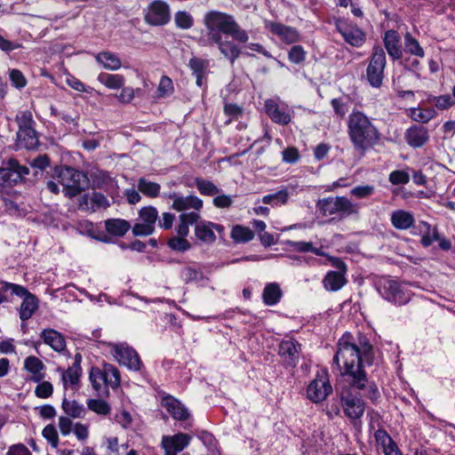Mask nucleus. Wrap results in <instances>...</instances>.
Returning a JSON list of instances; mask_svg holds the SVG:
<instances>
[{"label":"nucleus","mask_w":455,"mask_h":455,"mask_svg":"<svg viewBox=\"0 0 455 455\" xmlns=\"http://www.w3.org/2000/svg\"><path fill=\"white\" fill-rule=\"evenodd\" d=\"M371 349V346L365 338H361L359 344H356L353 337L346 333L338 342V350L333 361L341 371V374L347 377L351 387L365 390L366 395L374 402L379 398V392L374 383L368 382L362 364V356L366 355Z\"/></svg>","instance_id":"1"},{"label":"nucleus","mask_w":455,"mask_h":455,"mask_svg":"<svg viewBox=\"0 0 455 455\" xmlns=\"http://www.w3.org/2000/svg\"><path fill=\"white\" fill-rule=\"evenodd\" d=\"M347 134L355 150L361 156L377 145L381 139V133L378 128L364 113L359 110H353L348 116Z\"/></svg>","instance_id":"2"},{"label":"nucleus","mask_w":455,"mask_h":455,"mask_svg":"<svg viewBox=\"0 0 455 455\" xmlns=\"http://www.w3.org/2000/svg\"><path fill=\"white\" fill-rule=\"evenodd\" d=\"M203 24L206 28V42L219 41L222 35L230 36L239 43L249 40L247 32L236 22L235 17L220 11H209L204 15Z\"/></svg>","instance_id":"3"},{"label":"nucleus","mask_w":455,"mask_h":455,"mask_svg":"<svg viewBox=\"0 0 455 455\" xmlns=\"http://www.w3.org/2000/svg\"><path fill=\"white\" fill-rule=\"evenodd\" d=\"M57 179L63 187L65 196L69 198L79 195L88 184L86 175L72 167L60 168Z\"/></svg>","instance_id":"4"},{"label":"nucleus","mask_w":455,"mask_h":455,"mask_svg":"<svg viewBox=\"0 0 455 455\" xmlns=\"http://www.w3.org/2000/svg\"><path fill=\"white\" fill-rule=\"evenodd\" d=\"M316 207L323 216L339 214L341 218H346L358 213L357 205L345 196L320 199Z\"/></svg>","instance_id":"5"},{"label":"nucleus","mask_w":455,"mask_h":455,"mask_svg":"<svg viewBox=\"0 0 455 455\" xmlns=\"http://www.w3.org/2000/svg\"><path fill=\"white\" fill-rule=\"evenodd\" d=\"M28 173V167L20 164L14 158H10L4 166L0 168V189L21 182Z\"/></svg>","instance_id":"6"},{"label":"nucleus","mask_w":455,"mask_h":455,"mask_svg":"<svg viewBox=\"0 0 455 455\" xmlns=\"http://www.w3.org/2000/svg\"><path fill=\"white\" fill-rule=\"evenodd\" d=\"M4 290H11L12 294L23 298L20 308V318L22 321L31 318L38 307V300L36 296L31 294L25 287L12 283H4Z\"/></svg>","instance_id":"7"},{"label":"nucleus","mask_w":455,"mask_h":455,"mask_svg":"<svg viewBox=\"0 0 455 455\" xmlns=\"http://www.w3.org/2000/svg\"><path fill=\"white\" fill-rule=\"evenodd\" d=\"M331 392L332 387L330 383L328 371L323 369L318 371L315 379L307 387V397L314 403H319L326 399Z\"/></svg>","instance_id":"8"},{"label":"nucleus","mask_w":455,"mask_h":455,"mask_svg":"<svg viewBox=\"0 0 455 455\" xmlns=\"http://www.w3.org/2000/svg\"><path fill=\"white\" fill-rule=\"evenodd\" d=\"M385 67V52L380 46H376L373 49V53L367 68V78L373 87H379L381 85Z\"/></svg>","instance_id":"9"},{"label":"nucleus","mask_w":455,"mask_h":455,"mask_svg":"<svg viewBox=\"0 0 455 455\" xmlns=\"http://www.w3.org/2000/svg\"><path fill=\"white\" fill-rule=\"evenodd\" d=\"M141 223H136L132 234L136 236L150 235L155 231V224L158 219V212L154 206L142 207L139 212Z\"/></svg>","instance_id":"10"},{"label":"nucleus","mask_w":455,"mask_h":455,"mask_svg":"<svg viewBox=\"0 0 455 455\" xmlns=\"http://www.w3.org/2000/svg\"><path fill=\"white\" fill-rule=\"evenodd\" d=\"M341 403L345 414L353 419L361 418L365 410L362 398L353 395L350 388L342 390Z\"/></svg>","instance_id":"11"},{"label":"nucleus","mask_w":455,"mask_h":455,"mask_svg":"<svg viewBox=\"0 0 455 455\" xmlns=\"http://www.w3.org/2000/svg\"><path fill=\"white\" fill-rule=\"evenodd\" d=\"M145 20L153 26H162L170 20L169 5L161 0L152 2L145 14Z\"/></svg>","instance_id":"12"},{"label":"nucleus","mask_w":455,"mask_h":455,"mask_svg":"<svg viewBox=\"0 0 455 455\" xmlns=\"http://www.w3.org/2000/svg\"><path fill=\"white\" fill-rule=\"evenodd\" d=\"M336 28L344 40L354 47H361L366 41V34L355 25L339 20Z\"/></svg>","instance_id":"13"},{"label":"nucleus","mask_w":455,"mask_h":455,"mask_svg":"<svg viewBox=\"0 0 455 455\" xmlns=\"http://www.w3.org/2000/svg\"><path fill=\"white\" fill-rule=\"evenodd\" d=\"M225 228L222 225L201 220L195 226V235L197 240L206 244H212L217 237L214 233L216 231L220 236L224 234Z\"/></svg>","instance_id":"14"},{"label":"nucleus","mask_w":455,"mask_h":455,"mask_svg":"<svg viewBox=\"0 0 455 455\" xmlns=\"http://www.w3.org/2000/svg\"><path fill=\"white\" fill-rule=\"evenodd\" d=\"M115 356L119 363L124 364L132 371H139L141 367V361L137 352L125 344H116L114 346Z\"/></svg>","instance_id":"15"},{"label":"nucleus","mask_w":455,"mask_h":455,"mask_svg":"<svg viewBox=\"0 0 455 455\" xmlns=\"http://www.w3.org/2000/svg\"><path fill=\"white\" fill-rule=\"evenodd\" d=\"M301 353L300 344L293 339L280 342L278 354L288 366L295 367Z\"/></svg>","instance_id":"16"},{"label":"nucleus","mask_w":455,"mask_h":455,"mask_svg":"<svg viewBox=\"0 0 455 455\" xmlns=\"http://www.w3.org/2000/svg\"><path fill=\"white\" fill-rule=\"evenodd\" d=\"M192 436L188 434L179 433L173 435H164L162 446L166 455H172L182 451L190 443Z\"/></svg>","instance_id":"17"},{"label":"nucleus","mask_w":455,"mask_h":455,"mask_svg":"<svg viewBox=\"0 0 455 455\" xmlns=\"http://www.w3.org/2000/svg\"><path fill=\"white\" fill-rule=\"evenodd\" d=\"M167 196L172 200V209L177 212L188 210L200 211L203 208V201L196 196H184L173 192Z\"/></svg>","instance_id":"18"},{"label":"nucleus","mask_w":455,"mask_h":455,"mask_svg":"<svg viewBox=\"0 0 455 455\" xmlns=\"http://www.w3.org/2000/svg\"><path fill=\"white\" fill-rule=\"evenodd\" d=\"M384 289L386 299L391 302L403 305L410 300V291H407L404 285L395 281H388Z\"/></svg>","instance_id":"19"},{"label":"nucleus","mask_w":455,"mask_h":455,"mask_svg":"<svg viewBox=\"0 0 455 455\" xmlns=\"http://www.w3.org/2000/svg\"><path fill=\"white\" fill-rule=\"evenodd\" d=\"M267 28L277 36L285 44H293L299 40V35L296 28L281 23L269 22Z\"/></svg>","instance_id":"20"},{"label":"nucleus","mask_w":455,"mask_h":455,"mask_svg":"<svg viewBox=\"0 0 455 455\" xmlns=\"http://www.w3.org/2000/svg\"><path fill=\"white\" fill-rule=\"evenodd\" d=\"M383 41L388 55L393 60H400L403 56V50L399 34L393 29L387 30L385 33Z\"/></svg>","instance_id":"21"},{"label":"nucleus","mask_w":455,"mask_h":455,"mask_svg":"<svg viewBox=\"0 0 455 455\" xmlns=\"http://www.w3.org/2000/svg\"><path fill=\"white\" fill-rule=\"evenodd\" d=\"M405 139L412 148L423 147L429 140L428 130L424 126H411L407 130Z\"/></svg>","instance_id":"22"},{"label":"nucleus","mask_w":455,"mask_h":455,"mask_svg":"<svg viewBox=\"0 0 455 455\" xmlns=\"http://www.w3.org/2000/svg\"><path fill=\"white\" fill-rule=\"evenodd\" d=\"M162 406L177 420H185L189 417L188 410L173 396L167 395L164 397Z\"/></svg>","instance_id":"23"},{"label":"nucleus","mask_w":455,"mask_h":455,"mask_svg":"<svg viewBox=\"0 0 455 455\" xmlns=\"http://www.w3.org/2000/svg\"><path fill=\"white\" fill-rule=\"evenodd\" d=\"M207 44H216L218 49L230 62L233 64L236 59L240 56L241 50L239 47L235 44L232 41L223 40L222 37H220L219 41H208Z\"/></svg>","instance_id":"24"},{"label":"nucleus","mask_w":455,"mask_h":455,"mask_svg":"<svg viewBox=\"0 0 455 455\" xmlns=\"http://www.w3.org/2000/svg\"><path fill=\"white\" fill-rule=\"evenodd\" d=\"M44 342L57 352H62L66 348L64 337L53 329H45L40 334Z\"/></svg>","instance_id":"25"},{"label":"nucleus","mask_w":455,"mask_h":455,"mask_svg":"<svg viewBox=\"0 0 455 455\" xmlns=\"http://www.w3.org/2000/svg\"><path fill=\"white\" fill-rule=\"evenodd\" d=\"M390 221L396 229L405 230L411 228L415 223L412 213L404 210H397L391 213Z\"/></svg>","instance_id":"26"},{"label":"nucleus","mask_w":455,"mask_h":455,"mask_svg":"<svg viewBox=\"0 0 455 455\" xmlns=\"http://www.w3.org/2000/svg\"><path fill=\"white\" fill-rule=\"evenodd\" d=\"M265 108L267 114L275 123L285 125L291 122L290 114L285 109H281L273 100H267Z\"/></svg>","instance_id":"27"},{"label":"nucleus","mask_w":455,"mask_h":455,"mask_svg":"<svg viewBox=\"0 0 455 455\" xmlns=\"http://www.w3.org/2000/svg\"><path fill=\"white\" fill-rule=\"evenodd\" d=\"M376 445L378 452L384 455H392L396 452L398 448L392 438L384 430H378L375 433Z\"/></svg>","instance_id":"28"},{"label":"nucleus","mask_w":455,"mask_h":455,"mask_svg":"<svg viewBox=\"0 0 455 455\" xmlns=\"http://www.w3.org/2000/svg\"><path fill=\"white\" fill-rule=\"evenodd\" d=\"M376 445L378 452L384 455H392L396 452L398 448L392 438L384 430H378L375 433Z\"/></svg>","instance_id":"29"},{"label":"nucleus","mask_w":455,"mask_h":455,"mask_svg":"<svg viewBox=\"0 0 455 455\" xmlns=\"http://www.w3.org/2000/svg\"><path fill=\"white\" fill-rule=\"evenodd\" d=\"M38 138L35 129L18 131L16 146L19 148L34 149L38 145Z\"/></svg>","instance_id":"30"},{"label":"nucleus","mask_w":455,"mask_h":455,"mask_svg":"<svg viewBox=\"0 0 455 455\" xmlns=\"http://www.w3.org/2000/svg\"><path fill=\"white\" fill-rule=\"evenodd\" d=\"M24 368L32 374L31 379L35 382H40L44 378L43 371L45 369V366L43 362L36 356H28L24 361Z\"/></svg>","instance_id":"31"},{"label":"nucleus","mask_w":455,"mask_h":455,"mask_svg":"<svg viewBox=\"0 0 455 455\" xmlns=\"http://www.w3.org/2000/svg\"><path fill=\"white\" fill-rule=\"evenodd\" d=\"M347 283L345 274L337 271H329L323 280V287L330 291H337Z\"/></svg>","instance_id":"32"},{"label":"nucleus","mask_w":455,"mask_h":455,"mask_svg":"<svg viewBox=\"0 0 455 455\" xmlns=\"http://www.w3.org/2000/svg\"><path fill=\"white\" fill-rule=\"evenodd\" d=\"M105 228L113 235L123 236L131 228V225L125 220L110 219L105 221Z\"/></svg>","instance_id":"33"},{"label":"nucleus","mask_w":455,"mask_h":455,"mask_svg":"<svg viewBox=\"0 0 455 455\" xmlns=\"http://www.w3.org/2000/svg\"><path fill=\"white\" fill-rule=\"evenodd\" d=\"M283 292L279 284L276 283H271L265 286L262 293V299L266 305L274 306L280 301Z\"/></svg>","instance_id":"34"},{"label":"nucleus","mask_w":455,"mask_h":455,"mask_svg":"<svg viewBox=\"0 0 455 455\" xmlns=\"http://www.w3.org/2000/svg\"><path fill=\"white\" fill-rule=\"evenodd\" d=\"M96 60L100 63L104 68L108 70H117L122 66V62L118 56L110 52H101L98 53Z\"/></svg>","instance_id":"35"},{"label":"nucleus","mask_w":455,"mask_h":455,"mask_svg":"<svg viewBox=\"0 0 455 455\" xmlns=\"http://www.w3.org/2000/svg\"><path fill=\"white\" fill-rule=\"evenodd\" d=\"M81 375V367H77V365L70 366L67 371L62 372L61 379L64 387L67 388L69 385L73 389H77Z\"/></svg>","instance_id":"36"},{"label":"nucleus","mask_w":455,"mask_h":455,"mask_svg":"<svg viewBox=\"0 0 455 455\" xmlns=\"http://www.w3.org/2000/svg\"><path fill=\"white\" fill-rule=\"evenodd\" d=\"M138 190L145 196L149 198H156L160 195V184L151 181L146 178H140L138 180Z\"/></svg>","instance_id":"37"},{"label":"nucleus","mask_w":455,"mask_h":455,"mask_svg":"<svg viewBox=\"0 0 455 455\" xmlns=\"http://www.w3.org/2000/svg\"><path fill=\"white\" fill-rule=\"evenodd\" d=\"M290 193L287 188H283L276 193L266 195L261 198L264 204H269L272 207H279L287 204Z\"/></svg>","instance_id":"38"},{"label":"nucleus","mask_w":455,"mask_h":455,"mask_svg":"<svg viewBox=\"0 0 455 455\" xmlns=\"http://www.w3.org/2000/svg\"><path fill=\"white\" fill-rule=\"evenodd\" d=\"M437 113L434 108H412L409 109L408 116L415 122L427 124L436 116Z\"/></svg>","instance_id":"39"},{"label":"nucleus","mask_w":455,"mask_h":455,"mask_svg":"<svg viewBox=\"0 0 455 455\" xmlns=\"http://www.w3.org/2000/svg\"><path fill=\"white\" fill-rule=\"evenodd\" d=\"M230 236L235 243H243L251 241L254 238V233L247 227L235 225L232 228Z\"/></svg>","instance_id":"40"},{"label":"nucleus","mask_w":455,"mask_h":455,"mask_svg":"<svg viewBox=\"0 0 455 455\" xmlns=\"http://www.w3.org/2000/svg\"><path fill=\"white\" fill-rule=\"evenodd\" d=\"M98 80L106 87L113 90H117L124 84V77L118 74L100 73L98 76Z\"/></svg>","instance_id":"41"},{"label":"nucleus","mask_w":455,"mask_h":455,"mask_svg":"<svg viewBox=\"0 0 455 455\" xmlns=\"http://www.w3.org/2000/svg\"><path fill=\"white\" fill-rule=\"evenodd\" d=\"M90 380L93 388L99 394L108 393V387L105 384V378L102 370L99 368H92L90 372Z\"/></svg>","instance_id":"42"},{"label":"nucleus","mask_w":455,"mask_h":455,"mask_svg":"<svg viewBox=\"0 0 455 455\" xmlns=\"http://www.w3.org/2000/svg\"><path fill=\"white\" fill-rule=\"evenodd\" d=\"M105 384L107 387H110L112 388H116L120 384V376L117 369L111 364H105L102 369Z\"/></svg>","instance_id":"43"},{"label":"nucleus","mask_w":455,"mask_h":455,"mask_svg":"<svg viewBox=\"0 0 455 455\" xmlns=\"http://www.w3.org/2000/svg\"><path fill=\"white\" fill-rule=\"evenodd\" d=\"M15 120L19 126V131H24L28 129H35V121L33 115L29 110L19 111L16 115Z\"/></svg>","instance_id":"44"},{"label":"nucleus","mask_w":455,"mask_h":455,"mask_svg":"<svg viewBox=\"0 0 455 455\" xmlns=\"http://www.w3.org/2000/svg\"><path fill=\"white\" fill-rule=\"evenodd\" d=\"M405 51L412 55L423 58L425 53L423 48L419 45L418 40L414 38L410 33L404 36Z\"/></svg>","instance_id":"45"},{"label":"nucleus","mask_w":455,"mask_h":455,"mask_svg":"<svg viewBox=\"0 0 455 455\" xmlns=\"http://www.w3.org/2000/svg\"><path fill=\"white\" fill-rule=\"evenodd\" d=\"M62 409L67 415L72 418H80L84 412L83 405L75 400L68 401L66 398L63 399Z\"/></svg>","instance_id":"46"},{"label":"nucleus","mask_w":455,"mask_h":455,"mask_svg":"<svg viewBox=\"0 0 455 455\" xmlns=\"http://www.w3.org/2000/svg\"><path fill=\"white\" fill-rule=\"evenodd\" d=\"M174 22L181 29H189L194 25V19L188 12L179 11L175 13Z\"/></svg>","instance_id":"47"},{"label":"nucleus","mask_w":455,"mask_h":455,"mask_svg":"<svg viewBox=\"0 0 455 455\" xmlns=\"http://www.w3.org/2000/svg\"><path fill=\"white\" fill-rule=\"evenodd\" d=\"M195 184L202 195L215 196L219 193V188L210 180L196 178Z\"/></svg>","instance_id":"48"},{"label":"nucleus","mask_w":455,"mask_h":455,"mask_svg":"<svg viewBox=\"0 0 455 455\" xmlns=\"http://www.w3.org/2000/svg\"><path fill=\"white\" fill-rule=\"evenodd\" d=\"M108 451L111 453H124L125 455H136V451L133 449L128 451V444H122L118 446V441L116 437H110L107 440Z\"/></svg>","instance_id":"49"},{"label":"nucleus","mask_w":455,"mask_h":455,"mask_svg":"<svg viewBox=\"0 0 455 455\" xmlns=\"http://www.w3.org/2000/svg\"><path fill=\"white\" fill-rule=\"evenodd\" d=\"M87 406L91 411L100 415H108L110 412V406L101 399H89Z\"/></svg>","instance_id":"50"},{"label":"nucleus","mask_w":455,"mask_h":455,"mask_svg":"<svg viewBox=\"0 0 455 455\" xmlns=\"http://www.w3.org/2000/svg\"><path fill=\"white\" fill-rule=\"evenodd\" d=\"M426 227V231L421 237V244L424 247H428L434 241L439 238V233L436 228H431V225L427 222H422Z\"/></svg>","instance_id":"51"},{"label":"nucleus","mask_w":455,"mask_h":455,"mask_svg":"<svg viewBox=\"0 0 455 455\" xmlns=\"http://www.w3.org/2000/svg\"><path fill=\"white\" fill-rule=\"evenodd\" d=\"M427 101L434 103L435 106L441 110L447 109L454 104L453 99L449 94L430 96L427 98Z\"/></svg>","instance_id":"52"},{"label":"nucleus","mask_w":455,"mask_h":455,"mask_svg":"<svg viewBox=\"0 0 455 455\" xmlns=\"http://www.w3.org/2000/svg\"><path fill=\"white\" fill-rule=\"evenodd\" d=\"M174 91L172 80L166 76H162L158 85V96L166 97L171 95Z\"/></svg>","instance_id":"53"},{"label":"nucleus","mask_w":455,"mask_h":455,"mask_svg":"<svg viewBox=\"0 0 455 455\" xmlns=\"http://www.w3.org/2000/svg\"><path fill=\"white\" fill-rule=\"evenodd\" d=\"M306 52L300 45H294L288 53L289 60L294 64H300L306 59Z\"/></svg>","instance_id":"54"},{"label":"nucleus","mask_w":455,"mask_h":455,"mask_svg":"<svg viewBox=\"0 0 455 455\" xmlns=\"http://www.w3.org/2000/svg\"><path fill=\"white\" fill-rule=\"evenodd\" d=\"M182 279L187 282H198L203 279V273L192 267H187L181 271Z\"/></svg>","instance_id":"55"},{"label":"nucleus","mask_w":455,"mask_h":455,"mask_svg":"<svg viewBox=\"0 0 455 455\" xmlns=\"http://www.w3.org/2000/svg\"><path fill=\"white\" fill-rule=\"evenodd\" d=\"M170 248L175 251H185L190 248V243L182 236H174L168 241Z\"/></svg>","instance_id":"56"},{"label":"nucleus","mask_w":455,"mask_h":455,"mask_svg":"<svg viewBox=\"0 0 455 455\" xmlns=\"http://www.w3.org/2000/svg\"><path fill=\"white\" fill-rule=\"evenodd\" d=\"M389 181L393 185H403L407 184L410 180V175L408 172L401 170L393 171L389 174Z\"/></svg>","instance_id":"57"},{"label":"nucleus","mask_w":455,"mask_h":455,"mask_svg":"<svg viewBox=\"0 0 455 455\" xmlns=\"http://www.w3.org/2000/svg\"><path fill=\"white\" fill-rule=\"evenodd\" d=\"M53 387L49 381H43L39 383L36 389L35 394L40 398H48L52 395Z\"/></svg>","instance_id":"58"},{"label":"nucleus","mask_w":455,"mask_h":455,"mask_svg":"<svg viewBox=\"0 0 455 455\" xmlns=\"http://www.w3.org/2000/svg\"><path fill=\"white\" fill-rule=\"evenodd\" d=\"M224 113L229 116L226 124H230L232 119H236L243 115V108L236 104H226L224 107Z\"/></svg>","instance_id":"59"},{"label":"nucleus","mask_w":455,"mask_h":455,"mask_svg":"<svg viewBox=\"0 0 455 455\" xmlns=\"http://www.w3.org/2000/svg\"><path fill=\"white\" fill-rule=\"evenodd\" d=\"M10 80L16 88H23L27 84V79L18 69H12L9 73Z\"/></svg>","instance_id":"60"},{"label":"nucleus","mask_w":455,"mask_h":455,"mask_svg":"<svg viewBox=\"0 0 455 455\" xmlns=\"http://www.w3.org/2000/svg\"><path fill=\"white\" fill-rule=\"evenodd\" d=\"M374 190V187L371 185L357 186L351 190V194L357 198H366L371 196Z\"/></svg>","instance_id":"61"},{"label":"nucleus","mask_w":455,"mask_h":455,"mask_svg":"<svg viewBox=\"0 0 455 455\" xmlns=\"http://www.w3.org/2000/svg\"><path fill=\"white\" fill-rule=\"evenodd\" d=\"M44 437L53 446L58 444V434L56 428L52 425H48L43 429Z\"/></svg>","instance_id":"62"},{"label":"nucleus","mask_w":455,"mask_h":455,"mask_svg":"<svg viewBox=\"0 0 455 455\" xmlns=\"http://www.w3.org/2000/svg\"><path fill=\"white\" fill-rule=\"evenodd\" d=\"M189 67L195 75L204 74L207 68V61L198 58H193L189 60Z\"/></svg>","instance_id":"63"},{"label":"nucleus","mask_w":455,"mask_h":455,"mask_svg":"<svg viewBox=\"0 0 455 455\" xmlns=\"http://www.w3.org/2000/svg\"><path fill=\"white\" fill-rule=\"evenodd\" d=\"M91 200L92 204L98 208L106 209L110 205L108 198L101 193H93Z\"/></svg>","instance_id":"64"}]
</instances>
